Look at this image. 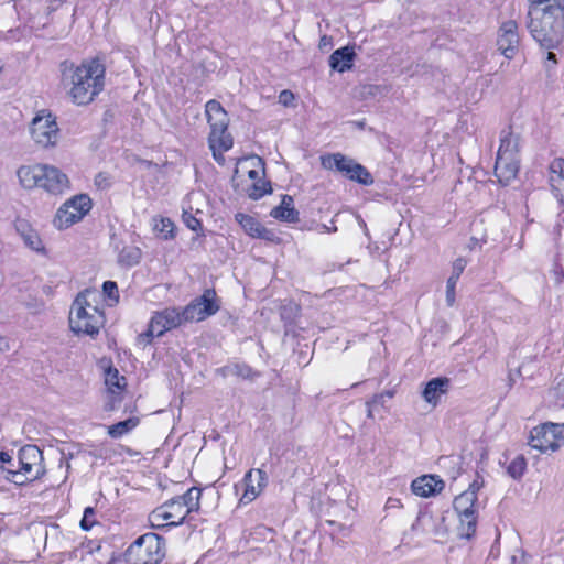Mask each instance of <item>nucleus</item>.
I'll return each instance as SVG.
<instances>
[{"mask_svg":"<svg viewBox=\"0 0 564 564\" xmlns=\"http://www.w3.org/2000/svg\"><path fill=\"white\" fill-rule=\"evenodd\" d=\"M59 70L61 84L77 106L89 105L104 90L106 68L97 58L84 59L80 64L65 61Z\"/></svg>","mask_w":564,"mask_h":564,"instance_id":"nucleus-1","label":"nucleus"},{"mask_svg":"<svg viewBox=\"0 0 564 564\" xmlns=\"http://www.w3.org/2000/svg\"><path fill=\"white\" fill-rule=\"evenodd\" d=\"M527 28L544 48H556L564 40V8L528 9Z\"/></svg>","mask_w":564,"mask_h":564,"instance_id":"nucleus-2","label":"nucleus"},{"mask_svg":"<svg viewBox=\"0 0 564 564\" xmlns=\"http://www.w3.org/2000/svg\"><path fill=\"white\" fill-rule=\"evenodd\" d=\"M200 496L202 490L192 487L184 495L164 502L149 514L151 527L161 529L182 524L188 513L199 509Z\"/></svg>","mask_w":564,"mask_h":564,"instance_id":"nucleus-3","label":"nucleus"},{"mask_svg":"<svg viewBox=\"0 0 564 564\" xmlns=\"http://www.w3.org/2000/svg\"><path fill=\"white\" fill-rule=\"evenodd\" d=\"M104 312L98 306V294L86 290L79 293L69 312V326L76 334L95 335L104 326Z\"/></svg>","mask_w":564,"mask_h":564,"instance_id":"nucleus-4","label":"nucleus"},{"mask_svg":"<svg viewBox=\"0 0 564 564\" xmlns=\"http://www.w3.org/2000/svg\"><path fill=\"white\" fill-rule=\"evenodd\" d=\"M232 183L252 199H259L271 192L270 183L264 180V163L258 155L238 160Z\"/></svg>","mask_w":564,"mask_h":564,"instance_id":"nucleus-5","label":"nucleus"},{"mask_svg":"<svg viewBox=\"0 0 564 564\" xmlns=\"http://www.w3.org/2000/svg\"><path fill=\"white\" fill-rule=\"evenodd\" d=\"M205 117L210 128L209 148L214 159L223 164L225 162L224 152L231 149L234 144L231 135L227 132L229 116L219 101L212 99L205 105Z\"/></svg>","mask_w":564,"mask_h":564,"instance_id":"nucleus-6","label":"nucleus"},{"mask_svg":"<svg viewBox=\"0 0 564 564\" xmlns=\"http://www.w3.org/2000/svg\"><path fill=\"white\" fill-rule=\"evenodd\" d=\"M94 206L91 197L86 193L70 196L56 209L52 225L56 230L63 231L83 221Z\"/></svg>","mask_w":564,"mask_h":564,"instance_id":"nucleus-7","label":"nucleus"},{"mask_svg":"<svg viewBox=\"0 0 564 564\" xmlns=\"http://www.w3.org/2000/svg\"><path fill=\"white\" fill-rule=\"evenodd\" d=\"M518 138L510 132L506 133L500 140L495 165V174L501 184H509L518 174Z\"/></svg>","mask_w":564,"mask_h":564,"instance_id":"nucleus-8","label":"nucleus"},{"mask_svg":"<svg viewBox=\"0 0 564 564\" xmlns=\"http://www.w3.org/2000/svg\"><path fill=\"white\" fill-rule=\"evenodd\" d=\"M477 490L471 484L467 490L454 499V510L458 518L457 531L460 538L470 539L477 527Z\"/></svg>","mask_w":564,"mask_h":564,"instance_id":"nucleus-9","label":"nucleus"},{"mask_svg":"<svg viewBox=\"0 0 564 564\" xmlns=\"http://www.w3.org/2000/svg\"><path fill=\"white\" fill-rule=\"evenodd\" d=\"M165 554L163 540L154 533H147L134 541L126 551L129 564H158Z\"/></svg>","mask_w":564,"mask_h":564,"instance_id":"nucleus-10","label":"nucleus"},{"mask_svg":"<svg viewBox=\"0 0 564 564\" xmlns=\"http://www.w3.org/2000/svg\"><path fill=\"white\" fill-rule=\"evenodd\" d=\"M29 132L32 141L41 149L57 145L59 128L56 117L48 110H39L30 122Z\"/></svg>","mask_w":564,"mask_h":564,"instance_id":"nucleus-11","label":"nucleus"},{"mask_svg":"<svg viewBox=\"0 0 564 564\" xmlns=\"http://www.w3.org/2000/svg\"><path fill=\"white\" fill-rule=\"evenodd\" d=\"M564 445V424L543 423L530 432L529 446L541 454H552Z\"/></svg>","mask_w":564,"mask_h":564,"instance_id":"nucleus-12","label":"nucleus"},{"mask_svg":"<svg viewBox=\"0 0 564 564\" xmlns=\"http://www.w3.org/2000/svg\"><path fill=\"white\" fill-rule=\"evenodd\" d=\"M321 162L324 169L336 170L359 184L370 185L373 183V178L366 167L341 153L324 155L321 158Z\"/></svg>","mask_w":564,"mask_h":564,"instance_id":"nucleus-13","label":"nucleus"},{"mask_svg":"<svg viewBox=\"0 0 564 564\" xmlns=\"http://www.w3.org/2000/svg\"><path fill=\"white\" fill-rule=\"evenodd\" d=\"M183 323L184 322L178 308H164L163 311L153 314L147 332L140 334L138 340L142 345H148L154 337H160L166 332L182 325Z\"/></svg>","mask_w":564,"mask_h":564,"instance_id":"nucleus-14","label":"nucleus"},{"mask_svg":"<svg viewBox=\"0 0 564 564\" xmlns=\"http://www.w3.org/2000/svg\"><path fill=\"white\" fill-rule=\"evenodd\" d=\"M219 310L216 293L214 290L207 289L204 293L193 300L183 310H180L184 323L200 322L216 314Z\"/></svg>","mask_w":564,"mask_h":564,"instance_id":"nucleus-15","label":"nucleus"},{"mask_svg":"<svg viewBox=\"0 0 564 564\" xmlns=\"http://www.w3.org/2000/svg\"><path fill=\"white\" fill-rule=\"evenodd\" d=\"M40 189L50 195L59 196L70 189V181L61 169L45 163Z\"/></svg>","mask_w":564,"mask_h":564,"instance_id":"nucleus-16","label":"nucleus"},{"mask_svg":"<svg viewBox=\"0 0 564 564\" xmlns=\"http://www.w3.org/2000/svg\"><path fill=\"white\" fill-rule=\"evenodd\" d=\"M42 452L35 445H25L19 452L20 469L18 474L25 476V479H36L44 474L42 464Z\"/></svg>","mask_w":564,"mask_h":564,"instance_id":"nucleus-17","label":"nucleus"},{"mask_svg":"<svg viewBox=\"0 0 564 564\" xmlns=\"http://www.w3.org/2000/svg\"><path fill=\"white\" fill-rule=\"evenodd\" d=\"M519 45L520 37L518 33V24L512 20L503 22L498 31L497 37L499 52L507 59H512L519 51Z\"/></svg>","mask_w":564,"mask_h":564,"instance_id":"nucleus-18","label":"nucleus"},{"mask_svg":"<svg viewBox=\"0 0 564 564\" xmlns=\"http://www.w3.org/2000/svg\"><path fill=\"white\" fill-rule=\"evenodd\" d=\"M105 384L107 387L108 400L105 403V411L112 412L121 401L120 394L124 390L127 382L123 376L112 367L105 370Z\"/></svg>","mask_w":564,"mask_h":564,"instance_id":"nucleus-19","label":"nucleus"},{"mask_svg":"<svg viewBox=\"0 0 564 564\" xmlns=\"http://www.w3.org/2000/svg\"><path fill=\"white\" fill-rule=\"evenodd\" d=\"M267 475L262 469H250L243 477L240 501L242 503H249L253 501L267 486Z\"/></svg>","mask_w":564,"mask_h":564,"instance_id":"nucleus-20","label":"nucleus"},{"mask_svg":"<svg viewBox=\"0 0 564 564\" xmlns=\"http://www.w3.org/2000/svg\"><path fill=\"white\" fill-rule=\"evenodd\" d=\"M45 163L20 165L15 171L19 185L25 191L40 189Z\"/></svg>","mask_w":564,"mask_h":564,"instance_id":"nucleus-21","label":"nucleus"},{"mask_svg":"<svg viewBox=\"0 0 564 564\" xmlns=\"http://www.w3.org/2000/svg\"><path fill=\"white\" fill-rule=\"evenodd\" d=\"M444 488V481L434 475H424L414 479L411 484L412 492L419 497L429 498Z\"/></svg>","mask_w":564,"mask_h":564,"instance_id":"nucleus-22","label":"nucleus"},{"mask_svg":"<svg viewBox=\"0 0 564 564\" xmlns=\"http://www.w3.org/2000/svg\"><path fill=\"white\" fill-rule=\"evenodd\" d=\"M449 383V379L445 377L431 379L422 391L424 401L435 408L440 403L442 397L447 393Z\"/></svg>","mask_w":564,"mask_h":564,"instance_id":"nucleus-23","label":"nucleus"},{"mask_svg":"<svg viewBox=\"0 0 564 564\" xmlns=\"http://www.w3.org/2000/svg\"><path fill=\"white\" fill-rule=\"evenodd\" d=\"M411 529L435 536H444L446 533V529L443 527V519L434 518L430 513H420Z\"/></svg>","mask_w":564,"mask_h":564,"instance_id":"nucleus-24","label":"nucleus"},{"mask_svg":"<svg viewBox=\"0 0 564 564\" xmlns=\"http://www.w3.org/2000/svg\"><path fill=\"white\" fill-rule=\"evenodd\" d=\"M550 184L558 203L564 206V159L558 158L552 161Z\"/></svg>","mask_w":564,"mask_h":564,"instance_id":"nucleus-25","label":"nucleus"},{"mask_svg":"<svg viewBox=\"0 0 564 564\" xmlns=\"http://www.w3.org/2000/svg\"><path fill=\"white\" fill-rule=\"evenodd\" d=\"M236 220L249 236L271 240L273 234L263 227L258 219L242 213L236 214Z\"/></svg>","mask_w":564,"mask_h":564,"instance_id":"nucleus-26","label":"nucleus"},{"mask_svg":"<svg viewBox=\"0 0 564 564\" xmlns=\"http://www.w3.org/2000/svg\"><path fill=\"white\" fill-rule=\"evenodd\" d=\"M354 57L355 52L351 47L338 48L329 56V66L332 69L343 73L351 68Z\"/></svg>","mask_w":564,"mask_h":564,"instance_id":"nucleus-27","label":"nucleus"},{"mask_svg":"<svg viewBox=\"0 0 564 564\" xmlns=\"http://www.w3.org/2000/svg\"><path fill=\"white\" fill-rule=\"evenodd\" d=\"M271 216L288 223H295L299 219V213L294 208L293 198L289 195L282 197L281 204L271 210Z\"/></svg>","mask_w":564,"mask_h":564,"instance_id":"nucleus-28","label":"nucleus"},{"mask_svg":"<svg viewBox=\"0 0 564 564\" xmlns=\"http://www.w3.org/2000/svg\"><path fill=\"white\" fill-rule=\"evenodd\" d=\"M140 423L139 417L131 416L124 421H120L116 424L108 426L107 433L112 438H120L123 435L129 434L133 431Z\"/></svg>","mask_w":564,"mask_h":564,"instance_id":"nucleus-29","label":"nucleus"},{"mask_svg":"<svg viewBox=\"0 0 564 564\" xmlns=\"http://www.w3.org/2000/svg\"><path fill=\"white\" fill-rule=\"evenodd\" d=\"M140 258H141L140 249L137 247L130 246V247H124L120 251L118 260L120 263H122L124 265L132 267V265H135L139 263Z\"/></svg>","mask_w":564,"mask_h":564,"instance_id":"nucleus-30","label":"nucleus"},{"mask_svg":"<svg viewBox=\"0 0 564 564\" xmlns=\"http://www.w3.org/2000/svg\"><path fill=\"white\" fill-rule=\"evenodd\" d=\"M153 230L163 239H169L173 237L174 224L170 218H155L153 219Z\"/></svg>","mask_w":564,"mask_h":564,"instance_id":"nucleus-31","label":"nucleus"},{"mask_svg":"<svg viewBox=\"0 0 564 564\" xmlns=\"http://www.w3.org/2000/svg\"><path fill=\"white\" fill-rule=\"evenodd\" d=\"M527 469V460L522 455L516 456L508 465L507 473L513 479H520Z\"/></svg>","mask_w":564,"mask_h":564,"instance_id":"nucleus-32","label":"nucleus"},{"mask_svg":"<svg viewBox=\"0 0 564 564\" xmlns=\"http://www.w3.org/2000/svg\"><path fill=\"white\" fill-rule=\"evenodd\" d=\"M528 9L564 8V0H528Z\"/></svg>","mask_w":564,"mask_h":564,"instance_id":"nucleus-33","label":"nucleus"},{"mask_svg":"<svg viewBox=\"0 0 564 564\" xmlns=\"http://www.w3.org/2000/svg\"><path fill=\"white\" fill-rule=\"evenodd\" d=\"M96 524L95 510L91 507H87L84 510V516L80 521V528L85 531H89Z\"/></svg>","mask_w":564,"mask_h":564,"instance_id":"nucleus-34","label":"nucleus"},{"mask_svg":"<svg viewBox=\"0 0 564 564\" xmlns=\"http://www.w3.org/2000/svg\"><path fill=\"white\" fill-rule=\"evenodd\" d=\"M23 237H24L25 243L31 249L36 250V251H40V250L43 249L42 240H41L40 236L35 231L30 230Z\"/></svg>","mask_w":564,"mask_h":564,"instance_id":"nucleus-35","label":"nucleus"},{"mask_svg":"<svg viewBox=\"0 0 564 564\" xmlns=\"http://www.w3.org/2000/svg\"><path fill=\"white\" fill-rule=\"evenodd\" d=\"M94 183L98 189L105 191L112 185V177L108 173L100 172L95 176Z\"/></svg>","mask_w":564,"mask_h":564,"instance_id":"nucleus-36","label":"nucleus"},{"mask_svg":"<svg viewBox=\"0 0 564 564\" xmlns=\"http://www.w3.org/2000/svg\"><path fill=\"white\" fill-rule=\"evenodd\" d=\"M458 280L449 276L446 281V303L448 306H453L455 303V288Z\"/></svg>","mask_w":564,"mask_h":564,"instance_id":"nucleus-37","label":"nucleus"},{"mask_svg":"<svg viewBox=\"0 0 564 564\" xmlns=\"http://www.w3.org/2000/svg\"><path fill=\"white\" fill-rule=\"evenodd\" d=\"M467 265V260L464 258H457L452 265V273L449 276L459 280V276L464 272Z\"/></svg>","mask_w":564,"mask_h":564,"instance_id":"nucleus-38","label":"nucleus"},{"mask_svg":"<svg viewBox=\"0 0 564 564\" xmlns=\"http://www.w3.org/2000/svg\"><path fill=\"white\" fill-rule=\"evenodd\" d=\"M102 291L109 299L115 300V301L118 300V288H117L116 282H113V281L104 282Z\"/></svg>","mask_w":564,"mask_h":564,"instance_id":"nucleus-39","label":"nucleus"},{"mask_svg":"<svg viewBox=\"0 0 564 564\" xmlns=\"http://www.w3.org/2000/svg\"><path fill=\"white\" fill-rule=\"evenodd\" d=\"M183 219L186 226L194 231L202 227L200 221L191 214L184 213Z\"/></svg>","mask_w":564,"mask_h":564,"instance_id":"nucleus-40","label":"nucleus"},{"mask_svg":"<svg viewBox=\"0 0 564 564\" xmlns=\"http://www.w3.org/2000/svg\"><path fill=\"white\" fill-rule=\"evenodd\" d=\"M563 224H564V212H562L557 215L556 221L552 229V234L555 239L561 237V229H562Z\"/></svg>","mask_w":564,"mask_h":564,"instance_id":"nucleus-41","label":"nucleus"},{"mask_svg":"<svg viewBox=\"0 0 564 564\" xmlns=\"http://www.w3.org/2000/svg\"><path fill=\"white\" fill-rule=\"evenodd\" d=\"M294 99V96L291 91L289 90H283L281 91L280 96H279V101L284 105V106H288L290 105Z\"/></svg>","mask_w":564,"mask_h":564,"instance_id":"nucleus-42","label":"nucleus"},{"mask_svg":"<svg viewBox=\"0 0 564 564\" xmlns=\"http://www.w3.org/2000/svg\"><path fill=\"white\" fill-rule=\"evenodd\" d=\"M384 508L386 509H399V508H402V502L398 498L390 497L386 501Z\"/></svg>","mask_w":564,"mask_h":564,"instance_id":"nucleus-43","label":"nucleus"},{"mask_svg":"<svg viewBox=\"0 0 564 564\" xmlns=\"http://www.w3.org/2000/svg\"><path fill=\"white\" fill-rule=\"evenodd\" d=\"M11 460H12V457L8 453L0 452V468H2L3 465L7 463H11Z\"/></svg>","mask_w":564,"mask_h":564,"instance_id":"nucleus-44","label":"nucleus"},{"mask_svg":"<svg viewBox=\"0 0 564 564\" xmlns=\"http://www.w3.org/2000/svg\"><path fill=\"white\" fill-rule=\"evenodd\" d=\"M10 349L9 339L4 336H0V351H7Z\"/></svg>","mask_w":564,"mask_h":564,"instance_id":"nucleus-45","label":"nucleus"},{"mask_svg":"<svg viewBox=\"0 0 564 564\" xmlns=\"http://www.w3.org/2000/svg\"><path fill=\"white\" fill-rule=\"evenodd\" d=\"M322 228H323L324 232H335L337 230L336 226L328 227L326 225H323Z\"/></svg>","mask_w":564,"mask_h":564,"instance_id":"nucleus-46","label":"nucleus"},{"mask_svg":"<svg viewBox=\"0 0 564 564\" xmlns=\"http://www.w3.org/2000/svg\"><path fill=\"white\" fill-rule=\"evenodd\" d=\"M367 406H368V416L371 417L372 416V411H371L370 403H367Z\"/></svg>","mask_w":564,"mask_h":564,"instance_id":"nucleus-47","label":"nucleus"},{"mask_svg":"<svg viewBox=\"0 0 564 564\" xmlns=\"http://www.w3.org/2000/svg\"><path fill=\"white\" fill-rule=\"evenodd\" d=\"M554 54L552 52H549V59H554Z\"/></svg>","mask_w":564,"mask_h":564,"instance_id":"nucleus-48","label":"nucleus"}]
</instances>
